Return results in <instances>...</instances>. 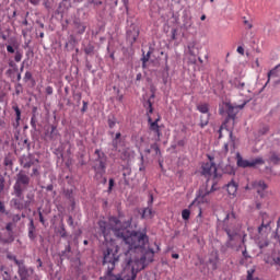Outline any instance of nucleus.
Masks as SVG:
<instances>
[{
	"mask_svg": "<svg viewBox=\"0 0 280 280\" xmlns=\"http://www.w3.org/2000/svg\"><path fill=\"white\" fill-rule=\"evenodd\" d=\"M97 224L100 237L103 236L105 242H110L113 240L110 234L114 233L118 240H122L129 246V250L145 248L149 242L145 232H129L128 229L121 226V221L116 217H109L108 222L100 220Z\"/></svg>",
	"mask_w": 280,
	"mask_h": 280,
	"instance_id": "nucleus-1",
	"label": "nucleus"
},
{
	"mask_svg": "<svg viewBox=\"0 0 280 280\" xmlns=\"http://www.w3.org/2000/svg\"><path fill=\"white\" fill-rule=\"evenodd\" d=\"M117 261H119V247H107L103 252V266L106 267V271L105 275L100 278L101 280L121 279V276L113 273V270H115V266H117Z\"/></svg>",
	"mask_w": 280,
	"mask_h": 280,
	"instance_id": "nucleus-2",
	"label": "nucleus"
},
{
	"mask_svg": "<svg viewBox=\"0 0 280 280\" xmlns=\"http://www.w3.org/2000/svg\"><path fill=\"white\" fill-rule=\"evenodd\" d=\"M223 230L229 237V245H231V242H235V240H237L240 228L237 226V217L235 215V212L232 211L226 213L223 220Z\"/></svg>",
	"mask_w": 280,
	"mask_h": 280,
	"instance_id": "nucleus-3",
	"label": "nucleus"
},
{
	"mask_svg": "<svg viewBox=\"0 0 280 280\" xmlns=\"http://www.w3.org/2000/svg\"><path fill=\"white\" fill-rule=\"evenodd\" d=\"M27 187H30V177L24 171H20L13 185V196L23 200L25 198L23 192L27 190Z\"/></svg>",
	"mask_w": 280,
	"mask_h": 280,
	"instance_id": "nucleus-4",
	"label": "nucleus"
},
{
	"mask_svg": "<svg viewBox=\"0 0 280 280\" xmlns=\"http://www.w3.org/2000/svg\"><path fill=\"white\" fill-rule=\"evenodd\" d=\"M210 162H206L201 166V174L206 178H218V167L215 166V163H213V159L209 156Z\"/></svg>",
	"mask_w": 280,
	"mask_h": 280,
	"instance_id": "nucleus-5",
	"label": "nucleus"
},
{
	"mask_svg": "<svg viewBox=\"0 0 280 280\" xmlns=\"http://www.w3.org/2000/svg\"><path fill=\"white\" fill-rule=\"evenodd\" d=\"M264 163H266L264 161L262 158H256L252 161H248V160H244V158H242V154L240 153H236V165L237 167H255L257 165H264Z\"/></svg>",
	"mask_w": 280,
	"mask_h": 280,
	"instance_id": "nucleus-6",
	"label": "nucleus"
},
{
	"mask_svg": "<svg viewBox=\"0 0 280 280\" xmlns=\"http://www.w3.org/2000/svg\"><path fill=\"white\" fill-rule=\"evenodd\" d=\"M94 154H96L97 159L95 160L94 170L98 174H106V154L101 150L96 149Z\"/></svg>",
	"mask_w": 280,
	"mask_h": 280,
	"instance_id": "nucleus-7",
	"label": "nucleus"
},
{
	"mask_svg": "<svg viewBox=\"0 0 280 280\" xmlns=\"http://www.w3.org/2000/svg\"><path fill=\"white\" fill-rule=\"evenodd\" d=\"M244 106L245 104L235 107L231 105V103H224L223 107H220L219 113L220 115H224V110H225L230 119H235V117L237 116V108L242 109L244 108Z\"/></svg>",
	"mask_w": 280,
	"mask_h": 280,
	"instance_id": "nucleus-8",
	"label": "nucleus"
},
{
	"mask_svg": "<svg viewBox=\"0 0 280 280\" xmlns=\"http://www.w3.org/2000/svg\"><path fill=\"white\" fill-rule=\"evenodd\" d=\"M18 275L20 280H30V277L34 275L33 268H27L25 266V260L18 261Z\"/></svg>",
	"mask_w": 280,
	"mask_h": 280,
	"instance_id": "nucleus-9",
	"label": "nucleus"
},
{
	"mask_svg": "<svg viewBox=\"0 0 280 280\" xmlns=\"http://www.w3.org/2000/svg\"><path fill=\"white\" fill-rule=\"evenodd\" d=\"M159 121H161V118H156L153 121L151 116L148 117L149 129L151 132H154L156 141H161V126H159Z\"/></svg>",
	"mask_w": 280,
	"mask_h": 280,
	"instance_id": "nucleus-10",
	"label": "nucleus"
},
{
	"mask_svg": "<svg viewBox=\"0 0 280 280\" xmlns=\"http://www.w3.org/2000/svg\"><path fill=\"white\" fill-rule=\"evenodd\" d=\"M58 127L56 125H51L50 128H47L45 130V140L46 141H56L58 139Z\"/></svg>",
	"mask_w": 280,
	"mask_h": 280,
	"instance_id": "nucleus-11",
	"label": "nucleus"
},
{
	"mask_svg": "<svg viewBox=\"0 0 280 280\" xmlns=\"http://www.w3.org/2000/svg\"><path fill=\"white\" fill-rule=\"evenodd\" d=\"M253 187L254 189H256L257 194L260 195V198H264V191L268 189V185H266V182L264 180L254 182Z\"/></svg>",
	"mask_w": 280,
	"mask_h": 280,
	"instance_id": "nucleus-12",
	"label": "nucleus"
},
{
	"mask_svg": "<svg viewBox=\"0 0 280 280\" xmlns=\"http://www.w3.org/2000/svg\"><path fill=\"white\" fill-rule=\"evenodd\" d=\"M7 51H8V54H15L14 55V60L16 62H21V60H23V51L14 49V46L7 45Z\"/></svg>",
	"mask_w": 280,
	"mask_h": 280,
	"instance_id": "nucleus-13",
	"label": "nucleus"
},
{
	"mask_svg": "<svg viewBox=\"0 0 280 280\" xmlns=\"http://www.w3.org/2000/svg\"><path fill=\"white\" fill-rule=\"evenodd\" d=\"M230 141L224 144V153L229 154V148L232 152H235V137H233V131H229Z\"/></svg>",
	"mask_w": 280,
	"mask_h": 280,
	"instance_id": "nucleus-14",
	"label": "nucleus"
},
{
	"mask_svg": "<svg viewBox=\"0 0 280 280\" xmlns=\"http://www.w3.org/2000/svg\"><path fill=\"white\" fill-rule=\"evenodd\" d=\"M36 163H38V159H34L32 155L22 160V165L25 170H30V167H32V165H36Z\"/></svg>",
	"mask_w": 280,
	"mask_h": 280,
	"instance_id": "nucleus-15",
	"label": "nucleus"
},
{
	"mask_svg": "<svg viewBox=\"0 0 280 280\" xmlns=\"http://www.w3.org/2000/svg\"><path fill=\"white\" fill-rule=\"evenodd\" d=\"M142 220H152L154 218V211H152V207H147L142 210L141 213Z\"/></svg>",
	"mask_w": 280,
	"mask_h": 280,
	"instance_id": "nucleus-16",
	"label": "nucleus"
},
{
	"mask_svg": "<svg viewBox=\"0 0 280 280\" xmlns=\"http://www.w3.org/2000/svg\"><path fill=\"white\" fill-rule=\"evenodd\" d=\"M12 109L15 113V122L13 126L14 128H19V126H21V108H19V105H13Z\"/></svg>",
	"mask_w": 280,
	"mask_h": 280,
	"instance_id": "nucleus-17",
	"label": "nucleus"
},
{
	"mask_svg": "<svg viewBox=\"0 0 280 280\" xmlns=\"http://www.w3.org/2000/svg\"><path fill=\"white\" fill-rule=\"evenodd\" d=\"M226 191L230 196H235V194H237V185L235 182H230L228 185H226Z\"/></svg>",
	"mask_w": 280,
	"mask_h": 280,
	"instance_id": "nucleus-18",
	"label": "nucleus"
},
{
	"mask_svg": "<svg viewBox=\"0 0 280 280\" xmlns=\"http://www.w3.org/2000/svg\"><path fill=\"white\" fill-rule=\"evenodd\" d=\"M21 200L23 199L19 197L11 199L12 207H14V209H18L19 211L23 210V201Z\"/></svg>",
	"mask_w": 280,
	"mask_h": 280,
	"instance_id": "nucleus-19",
	"label": "nucleus"
},
{
	"mask_svg": "<svg viewBox=\"0 0 280 280\" xmlns=\"http://www.w3.org/2000/svg\"><path fill=\"white\" fill-rule=\"evenodd\" d=\"M268 161H269V163H272L273 165H279L280 156L277 152H271Z\"/></svg>",
	"mask_w": 280,
	"mask_h": 280,
	"instance_id": "nucleus-20",
	"label": "nucleus"
},
{
	"mask_svg": "<svg viewBox=\"0 0 280 280\" xmlns=\"http://www.w3.org/2000/svg\"><path fill=\"white\" fill-rule=\"evenodd\" d=\"M74 27L78 30V34H84L86 32V25L82 24L80 21H74Z\"/></svg>",
	"mask_w": 280,
	"mask_h": 280,
	"instance_id": "nucleus-21",
	"label": "nucleus"
},
{
	"mask_svg": "<svg viewBox=\"0 0 280 280\" xmlns=\"http://www.w3.org/2000/svg\"><path fill=\"white\" fill-rule=\"evenodd\" d=\"M197 110H199V113H202L203 115L209 114V104L202 103L197 105Z\"/></svg>",
	"mask_w": 280,
	"mask_h": 280,
	"instance_id": "nucleus-22",
	"label": "nucleus"
},
{
	"mask_svg": "<svg viewBox=\"0 0 280 280\" xmlns=\"http://www.w3.org/2000/svg\"><path fill=\"white\" fill-rule=\"evenodd\" d=\"M144 108H147V115L148 117H150V115H152L154 113V108L152 107V101L148 100L144 104H143Z\"/></svg>",
	"mask_w": 280,
	"mask_h": 280,
	"instance_id": "nucleus-23",
	"label": "nucleus"
},
{
	"mask_svg": "<svg viewBox=\"0 0 280 280\" xmlns=\"http://www.w3.org/2000/svg\"><path fill=\"white\" fill-rule=\"evenodd\" d=\"M211 191H215L214 186H212L211 190H202V189H200L199 196H200V198H201L205 202H207V196H209V194H211Z\"/></svg>",
	"mask_w": 280,
	"mask_h": 280,
	"instance_id": "nucleus-24",
	"label": "nucleus"
},
{
	"mask_svg": "<svg viewBox=\"0 0 280 280\" xmlns=\"http://www.w3.org/2000/svg\"><path fill=\"white\" fill-rule=\"evenodd\" d=\"M35 229L36 228L34 226V220H31L30 229H28V237H30V240H36V235L34 234Z\"/></svg>",
	"mask_w": 280,
	"mask_h": 280,
	"instance_id": "nucleus-25",
	"label": "nucleus"
},
{
	"mask_svg": "<svg viewBox=\"0 0 280 280\" xmlns=\"http://www.w3.org/2000/svg\"><path fill=\"white\" fill-rule=\"evenodd\" d=\"M267 132H270V126H268V125H262V126L258 129V137H264V135H266Z\"/></svg>",
	"mask_w": 280,
	"mask_h": 280,
	"instance_id": "nucleus-26",
	"label": "nucleus"
},
{
	"mask_svg": "<svg viewBox=\"0 0 280 280\" xmlns=\"http://www.w3.org/2000/svg\"><path fill=\"white\" fill-rule=\"evenodd\" d=\"M2 279H3V280H18L19 277H16V276L12 277V272L5 270V271H3V273H2Z\"/></svg>",
	"mask_w": 280,
	"mask_h": 280,
	"instance_id": "nucleus-27",
	"label": "nucleus"
},
{
	"mask_svg": "<svg viewBox=\"0 0 280 280\" xmlns=\"http://www.w3.org/2000/svg\"><path fill=\"white\" fill-rule=\"evenodd\" d=\"M209 264H211L212 270L218 269V254H215L213 258L209 259Z\"/></svg>",
	"mask_w": 280,
	"mask_h": 280,
	"instance_id": "nucleus-28",
	"label": "nucleus"
},
{
	"mask_svg": "<svg viewBox=\"0 0 280 280\" xmlns=\"http://www.w3.org/2000/svg\"><path fill=\"white\" fill-rule=\"evenodd\" d=\"M187 49L190 56H196V52L194 51V49H196V42H190Z\"/></svg>",
	"mask_w": 280,
	"mask_h": 280,
	"instance_id": "nucleus-29",
	"label": "nucleus"
},
{
	"mask_svg": "<svg viewBox=\"0 0 280 280\" xmlns=\"http://www.w3.org/2000/svg\"><path fill=\"white\" fill-rule=\"evenodd\" d=\"M137 38H139V31H137L133 35H130V33H128V40H130L131 45H135V43H137Z\"/></svg>",
	"mask_w": 280,
	"mask_h": 280,
	"instance_id": "nucleus-30",
	"label": "nucleus"
},
{
	"mask_svg": "<svg viewBox=\"0 0 280 280\" xmlns=\"http://www.w3.org/2000/svg\"><path fill=\"white\" fill-rule=\"evenodd\" d=\"M119 143H121V140H112V147L115 152H119Z\"/></svg>",
	"mask_w": 280,
	"mask_h": 280,
	"instance_id": "nucleus-31",
	"label": "nucleus"
},
{
	"mask_svg": "<svg viewBox=\"0 0 280 280\" xmlns=\"http://www.w3.org/2000/svg\"><path fill=\"white\" fill-rule=\"evenodd\" d=\"M190 215H191V211H189V209H184V210L182 211V218H183V220H189Z\"/></svg>",
	"mask_w": 280,
	"mask_h": 280,
	"instance_id": "nucleus-32",
	"label": "nucleus"
},
{
	"mask_svg": "<svg viewBox=\"0 0 280 280\" xmlns=\"http://www.w3.org/2000/svg\"><path fill=\"white\" fill-rule=\"evenodd\" d=\"M36 124H38V120L36 119V114H33L31 117V127L33 128V130H36Z\"/></svg>",
	"mask_w": 280,
	"mask_h": 280,
	"instance_id": "nucleus-33",
	"label": "nucleus"
},
{
	"mask_svg": "<svg viewBox=\"0 0 280 280\" xmlns=\"http://www.w3.org/2000/svg\"><path fill=\"white\" fill-rule=\"evenodd\" d=\"M7 259H10V261H14V264H15L16 266H19V262H18V261H23V260L16 259V256H15V255H12V254H7Z\"/></svg>",
	"mask_w": 280,
	"mask_h": 280,
	"instance_id": "nucleus-34",
	"label": "nucleus"
},
{
	"mask_svg": "<svg viewBox=\"0 0 280 280\" xmlns=\"http://www.w3.org/2000/svg\"><path fill=\"white\" fill-rule=\"evenodd\" d=\"M59 235L60 237H67V230L65 229V223H61Z\"/></svg>",
	"mask_w": 280,
	"mask_h": 280,
	"instance_id": "nucleus-35",
	"label": "nucleus"
},
{
	"mask_svg": "<svg viewBox=\"0 0 280 280\" xmlns=\"http://www.w3.org/2000/svg\"><path fill=\"white\" fill-rule=\"evenodd\" d=\"M107 124H108V127H109L110 129H113V128H115V126H117V119H115V118H109V119L107 120Z\"/></svg>",
	"mask_w": 280,
	"mask_h": 280,
	"instance_id": "nucleus-36",
	"label": "nucleus"
},
{
	"mask_svg": "<svg viewBox=\"0 0 280 280\" xmlns=\"http://www.w3.org/2000/svg\"><path fill=\"white\" fill-rule=\"evenodd\" d=\"M31 80H34V77L32 75V72L26 71L24 74V82H30Z\"/></svg>",
	"mask_w": 280,
	"mask_h": 280,
	"instance_id": "nucleus-37",
	"label": "nucleus"
},
{
	"mask_svg": "<svg viewBox=\"0 0 280 280\" xmlns=\"http://www.w3.org/2000/svg\"><path fill=\"white\" fill-rule=\"evenodd\" d=\"M3 165H5V167H12V165H13L12 159L4 158Z\"/></svg>",
	"mask_w": 280,
	"mask_h": 280,
	"instance_id": "nucleus-38",
	"label": "nucleus"
},
{
	"mask_svg": "<svg viewBox=\"0 0 280 280\" xmlns=\"http://www.w3.org/2000/svg\"><path fill=\"white\" fill-rule=\"evenodd\" d=\"M255 275V269L247 270V280H255L253 276Z\"/></svg>",
	"mask_w": 280,
	"mask_h": 280,
	"instance_id": "nucleus-39",
	"label": "nucleus"
},
{
	"mask_svg": "<svg viewBox=\"0 0 280 280\" xmlns=\"http://www.w3.org/2000/svg\"><path fill=\"white\" fill-rule=\"evenodd\" d=\"M15 93H16L18 95H21V93H23V85H21V83H18V84L15 85Z\"/></svg>",
	"mask_w": 280,
	"mask_h": 280,
	"instance_id": "nucleus-40",
	"label": "nucleus"
},
{
	"mask_svg": "<svg viewBox=\"0 0 280 280\" xmlns=\"http://www.w3.org/2000/svg\"><path fill=\"white\" fill-rule=\"evenodd\" d=\"M150 51L147 52V55H144L142 57V65H145V62H148L150 60Z\"/></svg>",
	"mask_w": 280,
	"mask_h": 280,
	"instance_id": "nucleus-41",
	"label": "nucleus"
},
{
	"mask_svg": "<svg viewBox=\"0 0 280 280\" xmlns=\"http://www.w3.org/2000/svg\"><path fill=\"white\" fill-rule=\"evenodd\" d=\"M152 150H154L155 154H161V149L159 148V144L151 145Z\"/></svg>",
	"mask_w": 280,
	"mask_h": 280,
	"instance_id": "nucleus-42",
	"label": "nucleus"
},
{
	"mask_svg": "<svg viewBox=\"0 0 280 280\" xmlns=\"http://www.w3.org/2000/svg\"><path fill=\"white\" fill-rule=\"evenodd\" d=\"M84 52L86 54V56L93 54V46H88V47L84 49Z\"/></svg>",
	"mask_w": 280,
	"mask_h": 280,
	"instance_id": "nucleus-43",
	"label": "nucleus"
},
{
	"mask_svg": "<svg viewBox=\"0 0 280 280\" xmlns=\"http://www.w3.org/2000/svg\"><path fill=\"white\" fill-rule=\"evenodd\" d=\"M113 187H115V179L110 178V179H109L108 191H113Z\"/></svg>",
	"mask_w": 280,
	"mask_h": 280,
	"instance_id": "nucleus-44",
	"label": "nucleus"
},
{
	"mask_svg": "<svg viewBox=\"0 0 280 280\" xmlns=\"http://www.w3.org/2000/svg\"><path fill=\"white\" fill-rule=\"evenodd\" d=\"M46 93H47V95H54V88H51L50 85H48V86L46 88Z\"/></svg>",
	"mask_w": 280,
	"mask_h": 280,
	"instance_id": "nucleus-45",
	"label": "nucleus"
},
{
	"mask_svg": "<svg viewBox=\"0 0 280 280\" xmlns=\"http://www.w3.org/2000/svg\"><path fill=\"white\" fill-rule=\"evenodd\" d=\"M152 202H154V195L150 194L149 195V201H148V207H152Z\"/></svg>",
	"mask_w": 280,
	"mask_h": 280,
	"instance_id": "nucleus-46",
	"label": "nucleus"
},
{
	"mask_svg": "<svg viewBox=\"0 0 280 280\" xmlns=\"http://www.w3.org/2000/svg\"><path fill=\"white\" fill-rule=\"evenodd\" d=\"M0 213H8L5 212V205H3L1 201H0Z\"/></svg>",
	"mask_w": 280,
	"mask_h": 280,
	"instance_id": "nucleus-47",
	"label": "nucleus"
},
{
	"mask_svg": "<svg viewBox=\"0 0 280 280\" xmlns=\"http://www.w3.org/2000/svg\"><path fill=\"white\" fill-rule=\"evenodd\" d=\"M236 51H237V54H241V56H244V47L238 46Z\"/></svg>",
	"mask_w": 280,
	"mask_h": 280,
	"instance_id": "nucleus-48",
	"label": "nucleus"
},
{
	"mask_svg": "<svg viewBox=\"0 0 280 280\" xmlns=\"http://www.w3.org/2000/svg\"><path fill=\"white\" fill-rule=\"evenodd\" d=\"M32 176H40V173L38 172V170L36 167L33 168Z\"/></svg>",
	"mask_w": 280,
	"mask_h": 280,
	"instance_id": "nucleus-49",
	"label": "nucleus"
},
{
	"mask_svg": "<svg viewBox=\"0 0 280 280\" xmlns=\"http://www.w3.org/2000/svg\"><path fill=\"white\" fill-rule=\"evenodd\" d=\"M5 230L9 232V233H12V223H8L5 225Z\"/></svg>",
	"mask_w": 280,
	"mask_h": 280,
	"instance_id": "nucleus-50",
	"label": "nucleus"
},
{
	"mask_svg": "<svg viewBox=\"0 0 280 280\" xmlns=\"http://www.w3.org/2000/svg\"><path fill=\"white\" fill-rule=\"evenodd\" d=\"M39 215V222L45 224V218L43 217V212H38Z\"/></svg>",
	"mask_w": 280,
	"mask_h": 280,
	"instance_id": "nucleus-51",
	"label": "nucleus"
},
{
	"mask_svg": "<svg viewBox=\"0 0 280 280\" xmlns=\"http://www.w3.org/2000/svg\"><path fill=\"white\" fill-rule=\"evenodd\" d=\"M113 139L121 141V132H117Z\"/></svg>",
	"mask_w": 280,
	"mask_h": 280,
	"instance_id": "nucleus-52",
	"label": "nucleus"
},
{
	"mask_svg": "<svg viewBox=\"0 0 280 280\" xmlns=\"http://www.w3.org/2000/svg\"><path fill=\"white\" fill-rule=\"evenodd\" d=\"M209 124V117L206 118V120H201V128H205Z\"/></svg>",
	"mask_w": 280,
	"mask_h": 280,
	"instance_id": "nucleus-53",
	"label": "nucleus"
},
{
	"mask_svg": "<svg viewBox=\"0 0 280 280\" xmlns=\"http://www.w3.org/2000/svg\"><path fill=\"white\" fill-rule=\"evenodd\" d=\"M67 223L69 226H73V217H69Z\"/></svg>",
	"mask_w": 280,
	"mask_h": 280,
	"instance_id": "nucleus-54",
	"label": "nucleus"
},
{
	"mask_svg": "<svg viewBox=\"0 0 280 280\" xmlns=\"http://www.w3.org/2000/svg\"><path fill=\"white\" fill-rule=\"evenodd\" d=\"M172 40H176V28L172 30Z\"/></svg>",
	"mask_w": 280,
	"mask_h": 280,
	"instance_id": "nucleus-55",
	"label": "nucleus"
},
{
	"mask_svg": "<svg viewBox=\"0 0 280 280\" xmlns=\"http://www.w3.org/2000/svg\"><path fill=\"white\" fill-rule=\"evenodd\" d=\"M243 257H244V259H249L250 258V256L248 255V252L246 249L243 250Z\"/></svg>",
	"mask_w": 280,
	"mask_h": 280,
	"instance_id": "nucleus-56",
	"label": "nucleus"
},
{
	"mask_svg": "<svg viewBox=\"0 0 280 280\" xmlns=\"http://www.w3.org/2000/svg\"><path fill=\"white\" fill-rule=\"evenodd\" d=\"M272 75H275V70H270L268 72V81L267 82H270V78H272Z\"/></svg>",
	"mask_w": 280,
	"mask_h": 280,
	"instance_id": "nucleus-57",
	"label": "nucleus"
},
{
	"mask_svg": "<svg viewBox=\"0 0 280 280\" xmlns=\"http://www.w3.org/2000/svg\"><path fill=\"white\" fill-rule=\"evenodd\" d=\"M244 86H246L245 82H238V84L236 85V88L238 89H244Z\"/></svg>",
	"mask_w": 280,
	"mask_h": 280,
	"instance_id": "nucleus-58",
	"label": "nucleus"
},
{
	"mask_svg": "<svg viewBox=\"0 0 280 280\" xmlns=\"http://www.w3.org/2000/svg\"><path fill=\"white\" fill-rule=\"evenodd\" d=\"M30 3H32V5H38V3H40V0H30Z\"/></svg>",
	"mask_w": 280,
	"mask_h": 280,
	"instance_id": "nucleus-59",
	"label": "nucleus"
},
{
	"mask_svg": "<svg viewBox=\"0 0 280 280\" xmlns=\"http://www.w3.org/2000/svg\"><path fill=\"white\" fill-rule=\"evenodd\" d=\"M4 98H5V93L0 91V102H3Z\"/></svg>",
	"mask_w": 280,
	"mask_h": 280,
	"instance_id": "nucleus-60",
	"label": "nucleus"
},
{
	"mask_svg": "<svg viewBox=\"0 0 280 280\" xmlns=\"http://www.w3.org/2000/svg\"><path fill=\"white\" fill-rule=\"evenodd\" d=\"M46 190H47V191H54V185H48V186L46 187Z\"/></svg>",
	"mask_w": 280,
	"mask_h": 280,
	"instance_id": "nucleus-61",
	"label": "nucleus"
},
{
	"mask_svg": "<svg viewBox=\"0 0 280 280\" xmlns=\"http://www.w3.org/2000/svg\"><path fill=\"white\" fill-rule=\"evenodd\" d=\"M37 268H43V260H40V258L37 259Z\"/></svg>",
	"mask_w": 280,
	"mask_h": 280,
	"instance_id": "nucleus-62",
	"label": "nucleus"
},
{
	"mask_svg": "<svg viewBox=\"0 0 280 280\" xmlns=\"http://www.w3.org/2000/svg\"><path fill=\"white\" fill-rule=\"evenodd\" d=\"M13 220L16 221V222H19V220H21V215H19V214L14 215V217H13Z\"/></svg>",
	"mask_w": 280,
	"mask_h": 280,
	"instance_id": "nucleus-63",
	"label": "nucleus"
},
{
	"mask_svg": "<svg viewBox=\"0 0 280 280\" xmlns=\"http://www.w3.org/2000/svg\"><path fill=\"white\" fill-rule=\"evenodd\" d=\"M180 256L178 254H172L173 259H178Z\"/></svg>",
	"mask_w": 280,
	"mask_h": 280,
	"instance_id": "nucleus-64",
	"label": "nucleus"
}]
</instances>
